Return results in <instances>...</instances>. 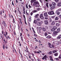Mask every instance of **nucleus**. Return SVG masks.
Segmentation results:
<instances>
[{"label": "nucleus", "mask_w": 61, "mask_h": 61, "mask_svg": "<svg viewBox=\"0 0 61 61\" xmlns=\"http://www.w3.org/2000/svg\"><path fill=\"white\" fill-rule=\"evenodd\" d=\"M57 33H58V32L57 31H55L53 32V34H52V36H56V35H57Z\"/></svg>", "instance_id": "nucleus-1"}, {"label": "nucleus", "mask_w": 61, "mask_h": 61, "mask_svg": "<svg viewBox=\"0 0 61 61\" xmlns=\"http://www.w3.org/2000/svg\"><path fill=\"white\" fill-rule=\"evenodd\" d=\"M47 13L48 15H54V14H55L53 11H49L47 12Z\"/></svg>", "instance_id": "nucleus-2"}, {"label": "nucleus", "mask_w": 61, "mask_h": 61, "mask_svg": "<svg viewBox=\"0 0 61 61\" xmlns=\"http://www.w3.org/2000/svg\"><path fill=\"white\" fill-rule=\"evenodd\" d=\"M42 24H43V21H41L40 22H38L37 23V25H38V26H40Z\"/></svg>", "instance_id": "nucleus-3"}, {"label": "nucleus", "mask_w": 61, "mask_h": 61, "mask_svg": "<svg viewBox=\"0 0 61 61\" xmlns=\"http://www.w3.org/2000/svg\"><path fill=\"white\" fill-rule=\"evenodd\" d=\"M48 44L49 46V47H50V48H52V47H53V48H54V46L51 45L50 43H48Z\"/></svg>", "instance_id": "nucleus-4"}, {"label": "nucleus", "mask_w": 61, "mask_h": 61, "mask_svg": "<svg viewBox=\"0 0 61 61\" xmlns=\"http://www.w3.org/2000/svg\"><path fill=\"white\" fill-rule=\"evenodd\" d=\"M40 18L41 19H44V17L43 16L42 14H41L40 15Z\"/></svg>", "instance_id": "nucleus-5"}, {"label": "nucleus", "mask_w": 61, "mask_h": 61, "mask_svg": "<svg viewBox=\"0 0 61 61\" xmlns=\"http://www.w3.org/2000/svg\"><path fill=\"white\" fill-rule=\"evenodd\" d=\"M55 13L57 14V15H59L60 14V12L58 11V10H57L55 12Z\"/></svg>", "instance_id": "nucleus-6"}, {"label": "nucleus", "mask_w": 61, "mask_h": 61, "mask_svg": "<svg viewBox=\"0 0 61 61\" xmlns=\"http://www.w3.org/2000/svg\"><path fill=\"white\" fill-rule=\"evenodd\" d=\"M46 57H47V56L46 55H45L42 58V60H44V59L46 60Z\"/></svg>", "instance_id": "nucleus-7"}, {"label": "nucleus", "mask_w": 61, "mask_h": 61, "mask_svg": "<svg viewBox=\"0 0 61 61\" xmlns=\"http://www.w3.org/2000/svg\"><path fill=\"white\" fill-rule=\"evenodd\" d=\"M44 15L46 17H48V16L46 12H45L44 14Z\"/></svg>", "instance_id": "nucleus-8"}, {"label": "nucleus", "mask_w": 61, "mask_h": 61, "mask_svg": "<svg viewBox=\"0 0 61 61\" xmlns=\"http://www.w3.org/2000/svg\"><path fill=\"white\" fill-rule=\"evenodd\" d=\"M44 23H45L46 25H48V21L47 20H45Z\"/></svg>", "instance_id": "nucleus-9"}, {"label": "nucleus", "mask_w": 61, "mask_h": 61, "mask_svg": "<svg viewBox=\"0 0 61 61\" xmlns=\"http://www.w3.org/2000/svg\"><path fill=\"white\" fill-rule=\"evenodd\" d=\"M56 8V6H52L50 8L51 10H52L53 9H54L55 8Z\"/></svg>", "instance_id": "nucleus-10"}, {"label": "nucleus", "mask_w": 61, "mask_h": 61, "mask_svg": "<svg viewBox=\"0 0 61 61\" xmlns=\"http://www.w3.org/2000/svg\"><path fill=\"white\" fill-rule=\"evenodd\" d=\"M55 22L54 21H53L51 23V25H55Z\"/></svg>", "instance_id": "nucleus-11"}, {"label": "nucleus", "mask_w": 61, "mask_h": 61, "mask_svg": "<svg viewBox=\"0 0 61 61\" xmlns=\"http://www.w3.org/2000/svg\"><path fill=\"white\" fill-rule=\"evenodd\" d=\"M57 5L58 6H61V2L58 3Z\"/></svg>", "instance_id": "nucleus-12"}, {"label": "nucleus", "mask_w": 61, "mask_h": 61, "mask_svg": "<svg viewBox=\"0 0 61 61\" xmlns=\"http://www.w3.org/2000/svg\"><path fill=\"white\" fill-rule=\"evenodd\" d=\"M46 5L47 8H49V7L48 6V3H46Z\"/></svg>", "instance_id": "nucleus-13"}, {"label": "nucleus", "mask_w": 61, "mask_h": 61, "mask_svg": "<svg viewBox=\"0 0 61 61\" xmlns=\"http://www.w3.org/2000/svg\"><path fill=\"white\" fill-rule=\"evenodd\" d=\"M34 3H35V4H36V5H39V3L38 1L34 2Z\"/></svg>", "instance_id": "nucleus-14"}, {"label": "nucleus", "mask_w": 61, "mask_h": 61, "mask_svg": "<svg viewBox=\"0 0 61 61\" xmlns=\"http://www.w3.org/2000/svg\"><path fill=\"white\" fill-rule=\"evenodd\" d=\"M59 36H58L57 37V39H60L61 38V35H59Z\"/></svg>", "instance_id": "nucleus-15"}, {"label": "nucleus", "mask_w": 61, "mask_h": 61, "mask_svg": "<svg viewBox=\"0 0 61 61\" xmlns=\"http://www.w3.org/2000/svg\"><path fill=\"white\" fill-rule=\"evenodd\" d=\"M52 4L53 5V6H56V3L55 2H53L52 3Z\"/></svg>", "instance_id": "nucleus-16"}, {"label": "nucleus", "mask_w": 61, "mask_h": 61, "mask_svg": "<svg viewBox=\"0 0 61 61\" xmlns=\"http://www.w3.org/2000/svg\"><path fill=\"white\" fill-rule=\"evenodd\" d=\"M42 29L43 31H46V29L45 28H42Z\"/></svg>", "instance_id": "nucleus-17"}, {"label": "nucleus", "mask_w": 61, "mask_h": 61, "mask_svg": "<svg viewBox=\"0 0 61 61\" xmlns=\"http://www.w3.org/2000/svg\"><path fill=\"white\" fill-rule=\"evenodd\" d=\"M50 60L51 61H53V59L52 58V57L51 56H49Z\"/></svg>", "instance_id": "nucleus-18"}, {"label": "nucleus", "mask_w": 61, "mask_h": 61, "mask_svg": "<svg viewBox=\"0 0 61 61\" xmlns=\"http://www.w3.org/2000/svg\"><path fill=\"white\" fill-rule=\"evenodd\" d=\"M37 21H36V20H34L33 22V23L34 24H36V23H37Z\"/></svg>", "instance_id": "nucleus-19"}, {"label": "nucleus", "mask_w": 61, "mask_h": 61, "mask_svg": "<svg viewBox=\"0 0 61 61\" xmlns=\"http://www.w3.org/2000/svg\"><path fill=\"white\" fill-rule=\"evenodd\" d=\"M46 38H51V37L50 36H48L46 37Z\"/></svg>", "instance_id": "nucleus-20"}, {"label": "nucleus", "mask_w": 61, "mask_h": 61, "mask_svg": "<svg viewBox=\"0 0 61 61\" xmlns=\"http://www.w3.org/2000/svg\"><path fill=\"white\" fill-rule=\"evenodd\" d=\"M3 23L4 24V25L5 26H6V24H5V22L4 21H3Z\"/></svg>", "instance_id": "nucleus-21"}, {"label": "nucleus", "mask_w": 61, "mask_h": 61, "mask_svg": "<svg viewBox=\"0 0 61 61\" xmlns=\"http://www.w3.org/2000/svg\"><path fill=\"white\" fill-rule=\"evenodd\" d=\"M38 15H39V14H37L35 16V17H36V18H37V17H38Z\"/></svg>", "instance_id": "nucleus-22"}, {"label": "nucleus", "mask_w": 61, "mask_h": 61, "mask_svg": "<svg viewBox=\"0 0 61 61\" xmlns=\"http://www.w3.org/2000/svg\"><path fill=\"white\" fill-rule=\"evenodd\" d=\"M54 55L55 56H58V53H55Z\"/></svg>", "instance_id": "nucleus-23"}, {"label": "nucleus", "mask_w": 61, "mask_h": 61, "mask_svg": "<svg viewBox=\"0 0 61 61\" xmlns=\"http://www.w3.org/2000/svg\"><path fill=\"white\" fill-rule=\"evenodd\" d=\"M34 53H36V54H37V53H38V54H39V53H40V52L39 51L36 52V51H35Z\"/></svg>", "instance_id": "nucleus-24"}, {"label": "nucleus", "mask_w": 61, "mask_h": 61, "mask_svg": "<svg viewBox=\"0 0 61 61\" xmlns=\"http://www.w3.org/2000/svg\"><path fill=\"white\" fill-rule=\"evenodd\" d=\"M56 52H57V51L56 50H55L54 51H52L53 53H56Z\"/></svg>", "instance_id": "nucleus-25"}, {"label": "nucleus", "mask_w": 61, "mask_h": 61, "mask_svg": "<svg viewBox=\"0 0 61 61\" xmlns=\"http://www.w3.org/2000/svg\"><path fill=\"white\" fill-rule=\"evenodd\" d=\"M55 20H58V18L57 17H56L55 19Z\"/></svg>", "instance_id": "nucleus-26"}, {"label": "nucleus", "mask_w": 61, "mask_h": 61, "mask_svg": "<svg viewBox=\"0 0 61 61\" xmlns=\"http://www.w3.org/2000/svg\"><path fill=\"white\" fill-rule=\"evenodd\" d=\"M60 25V24H59L58 23H57L56 24V25L57 26H59Z\"/></svg>", "instance_id": "nucleus-27"}, {"label": "nucleus", "mask_w": 61, "mask_h": 61, "mask_svg": "<svg viewBox=\"0 0 61 61\" xmlns=\"http://www.w3.org/2000/svg\"><path fill=\"white\" fill-rule=\"evenodd\" d=\"M53 28H54L55 30V29H57V27L55 26H54Z\"/></svg>", "instance_id": "nucleus-28"}, {"label": "nucleus", "mask_w": 61, "mask_h": 61, "mask_svg": "<svg viewBox=\"0 0 61 61\" xmlns=\"http://www.w3.org/2000/svg\"><path fill=\"white\" fill-rule=\"evenodd\" d=\"M55 30L54 29V28H53L52 29H51V31H54Z\"/></svg>", "instance_id": "nucleus-29"}, {"label": "nucleus", "mask_w": 61, "mask_h": 61, "mask_svg": "<svg viewBox=\"0 0 61 61\" xmlns=\"http://www.w3.org/2000/svg\"><path fill=\"white\" fill-rule=\"evenodd\" d=\"M20 38H21V41H22V42H23V36H21Z\"/></svg>", "instance_id": "nucleus-30"}, {"label": "nucleus", "mask_w": 61, "mask_h": 61, "mask_svg": "<svg viewBox=\"0 0 61 61\" xmlns=\"http://www.w3.org/2000/svg\"><path fill=\"white\" fill-rule=\"evenodd\" d=\"M56 15H54L53 16H51V17L52 18H54L56 17Z\"/></svg>", "instance_id": "nucleus-31"}, {"label": "nucleus", "mask_w": 61, "mask_h": 61, "mask_svg": "<svg viewBox=\"0 0 61 61\" xmlns=\"http://www.w3.org/2000/svg\"><path fill=\"white\" fill-rule=\"evenodd\" d=\"M60 28H58L57 29V31H58V32H60Z\"/></svg>", "instance_id": "nucleus-32"}, {"label": "nucleus", "mask_w": 61, "mask_h": 61, "mask_svg": "<svg viewBox=\"0 0 61 61\" xmlns=\"http://www.w3.org/2000/svg\"><path fill=\"white\" fill-rule=\"evenodd\" d=\"M37 11H39V10H41V9H40V8H38L37 9Z\"/></svg>", "instance_id": "nucleus-33"}, {"label": "nucleus", "mask_w": 61, "mask_h": 61, "mask_svg": "<svg viewBox=\"0 0 61 61\" xmlns=\"http://www.w3.org/2000/svg\"><path fill=\"white\" fill-rule=\"evenodd\" d=\"M42 29V27H40L39 29V30H41Z\"/></svg>", "instance_id": "nucleus-34"}, {"label": "nucleus", "mask_w": 61, "mask_h": 61, "mask_svg": "<svg viewBox=\"0 0 61 61\" xmlns=\"http://www.w3.org/2000/svg\"><path fill=\"white\" fill-rule=\"evenodd\" d=\"M47 35H48V34H47V33H45V36H47Z\"/></svg>", "instance_id": "nucleus-35"}, {"label": "nucleus", "mask_w": 61, "mask_h": 61, "mask_svg": "<svg viewBox=\"0 0 61 61\" xmlns=\"http://www.w3.org/2000/svg\"><path fill=\"white\" fill-rule=\"evenodd\" d=\"M33 6H36V4L34 3L33 4Z\"/></svg>", "instance_id": "nucleus-36"}, {"label": "nucleus", "mask_w": 61, "mask_h": 61, "mask_svg": "<svg viewBox=\"0 0 61 61\" xmlns=\"http://www.w3.org/2000/svg\"><path fill=\"white\" fill-rule=\"evenodd\" d=\"M36 20L38 21H40V19L39 18H38L36 19Z\"/></svg>", "instance_id": "nucleus-37"}, {"label": "nucleus", "mask_w": 61, "mask_h": 61, "mask_svg": "<svg viewBox=\"0 0 61 61\" xmlns=\"http://www.w3.org/2000/svg\"><path fill=\"white\" fill-rule=\"evenodd\" d=\"M23 7V11H25V7L24 6H22Z\"/></svg>", "instance_id": "nucleus-38"}, {"label": "nucleus", "mask_w": 61, "mask_h": 61, "mask_svg": "<svg viewBox=\"0 0 61 61\" xmlns=\"http://www.w3.org/2000/svg\"><path fill=\"white\" fill-rule=\"evenodd\" d=\"M61 54L59 56L58 58L60 59H61Z\"/></svg>", "instance_id": "nucleus-39"}, {"label": "nucleus", "mask_w": 61, "mask_h": 61, "mask_svg": "<svg viewBox=\"0 0 61 61\" xmlns=\"http://www.w3.org/2000/svg\"><path fill=\"white\" fill-rule=\"evenodd\" d=\"M12 5H14V0H13L12 1Z\"/></svg>", "instance_id": "nucleus-40"}, {"label": "nucleus", "mask_w": 61, "mask_h": 61, "mask_svg": "<svg viewBox=\"0 0 61 61\" xmlns=\"http://www.w3.org/2000/svg\"><path fill=\"white\" fill-rule=\"evenodd\" d=\"M49 54H50V55H52V51H51L49 52Z\"/></svg>", "instance_id": "nucleus-41"}, {"label": "nucleus", "mask_w": 61, "mask_h": 61, "mask_svg": "<svg viewBox=\"0 0 61 61\" xmlns=\"http://www.w3.org/2000/svg\"><path fill=\"white\" fill-rule=\"evenodd\" d=\"M29 21L30 22H31V19L30 18H29Z\"/></svg>", "instance_id": "nucleus-42"}, {"label": "nucleus", "mask_w": 61, "mask_h": 61, "mask_svg": "<svg viewBox=\"0 0 61 61\" xmlns=\"http://www.w3.org/2000/svg\"><path fill=\"white\" fill-rule=\"evenodd\" d=\"M49 21L50 22V23H51V22H52V20L51 19H50Z\"/></svg>", "instance_id": "nucleus-43"}, {"label": "nucleus", "mask_w": 61, "mask_h": 61, "mask_svg": "<svg viewBox=\"0 0 61 61\" xmlns=\"http://www.w3.org/2000/svg\"><path fill=\"white\" fill-rule=\"evenodd\" d=\"M30 2H31V3H33V2H34V1H33V0H31Z\"/></svg>", "instance_id": "nucleus-44"}, {"label": "nucleus", "mask_w": 61, "mask_h": 61, "mask_svg": "<svg viewBox=\"0 0 61 61\" xmlns=\"http://www.w3.org/2000/svg\"><path fill=\"white\" fill-rule=\"evenodd\" d=\"M54 1L55 2H58V1H59V0H54Z\"/></svg>", "instance_id": "nucleus-45"}, {"label": "nucleus", "mask_w": 61, "mask_h": 61, "mask_svg": "<svg viewBox=\"0 0 61 61\" xmlns=\"http://www.w3.org/2000/svg\"><path fill=\"white\" fill-rule=\"evenodd\" d=\"M37 10H35L33 11V12L34 13H36V12H37Z\"/></svg>", "instance_id": "nucleus-46"}, {"label": "nucleus", "mask_w": 61, "mask_h": 61, "mask_svg": "<svg viewBox=\"0 0 61 61\" xmlns=\"http://www.w3.org/2000/svg\"><path fill=\"white\" fill-rule=\"evenodd\" d=\"M26 50H28V48H27V46H26Z\"/></svg>", "instance_id": "nucleus-47"}, {"label": "nucleus", "mask_w": 61, "mask_h": 61, "mask_svg": "<svg viewBox=\"0 0 61 61\" xmlns=\"http://www.w3.org/2000/svg\"><path fill=\"white\" fill-rule=\"evenodd\" d=\"M13 22L14 23H15V19H14V18L13 19Z\"/></svg>", "instance_id": "nucleus-48"}, {"label": "nucleus", "mask_w": 61, "mask_h": 61, "mask_svg": "<svg viewBox=\"0 0 61 61\" xmlns=\"http://www.w3.org/2000/svg\"><path fill=\"white\" fill-rule=\"evenodd\" d=\"M29 8H31V6H30V5H29Z\"/></svg>", "instance_id": "nucleus-49"}, {"label": "nucleus", "mask_w": 61, "mask_h": 61, "mask_svg": "<svg viewBox=\"0 0 61 61\" xmlns=\"http://www.w3.org/2000/svg\"><path fill=\"white\" fill-rule=\"evenodd\" d=\"M44 8H45V10H46V7H44Z\"/></svg>", "instance_id": "nucleus-50"}, {"label": "nucleus", "mask_w": 61, "mask_h": 61, "mask_svg": "<svg viewBox=\"0 0 61 61\" xmlns=\"http://www.w3.org/2000/svg\"><path fill=\"white\" fill-rule=\"evenodd\" d=\"M49 5L50 7H51V6H52L53 5H52V4H49Z\"/></svg>", "instance_id": "nucleus-51"}, {"label": "nucleus", "mask_w": 61, "mask_h": 61, "mask_svg": "<svg viewBox=\"0 0 61 61\" xmlns=\"http://www.w3.org/2000/svg\"><path fill=\"white\" fill-rule=\"evenodd\" d=\"M5 33V32H4V31H2V34H4Z\"/></svg>", "instance_id": "nucleus-52"}, {"label": "nucleus", "mask_w": 61, "mask_h": 61, "mask_svg": "<svg viewBox=\"0 0 61 61\" xmlns=\"http://www.w3.org/2000/svg\"><path fill=\"white\" fill-rule=\"evenodd\" d=\"M26 8H28V6H27V4L26 5Z\"/></svg>", "instance_id": "nucleus-53"}, {"label": "nucleus", "mask_w": 61, "mask_h": 61, "mask_svg": "<svg viewBox=\"0 0 61 61\" xmlns=\"http://www.w3.org/2000/svg\"><path fill=\"white\" fill-rule=\"evenodd\" d=\"M3 48L4 49H5V45H3Z\"/></svg>", "instance_id": "nucleus-54"}, {"label": "nucleus", "mask_w": 61, "mask_h": 61, "mask_svg": "<svg viewBox=\"0 0 61 61\" xmlns=\"http://www.w3.org/2000/svg\"><path fill=\"white\" fill-rule=\"evenodd\" d=\"M25 23L26 25H27V23H26V21H25Z\"/></svg>", "instance_id": "nucleus-55"}, {"label": "nucleus", "mask_w": 61, "mask_h": 61, "mask_svg": "<svg viewBox=\"0 0 61 61\" xmlns=\"http://www.w3.org/2000/svg\"><path fill=\"white\" fill-rule=\"evenodd\" d=\"M23 16L24 17V18H25V15H23Z\"/></svg>", "instance_id": "nucleus-56"}, {"label": "nucleus", "mask_w": 61, "mask_h": 61, "mask_svg": "<svg viewBox=\"0 0 61 61\" xmlns=\"http://www.w3.org/2000/svg\"><path fill=\"white\" fill-rule=\"evenodd\" d=\"M56 60H59V59H58V58H56Z\"/></svg>", "instance_id": "nucleus-57"}, {"label": "nucleus", "mask_w": 61, "mask_h": 61, "mask_svg": "<svg viewBox=\"0 0 61 61\" xmlns=\"http://www.w3.org/2000/svg\"><path fill=\"white\" fill-rule=\"evenodd\" d=\"M0 12H1L0 13V14L1 15H2V11L1 10L0 11Z\"/></svg>", "instance_id": "nucleus-58"}, {"label": "nucleus", "mask_w": 61, "mask_h": 61, "mask_svg": "<svg viewBox=\"0 0 61 61\" xmlns=\"http://www.w3.org/2000/svg\"><path fill=\"white\" fill-rule=\"evenodd\" d=\"M44 18L45 19H48V18L47 17H45Z\"/></svg>", "instance_id": "nucleus-59"}, {"label": "nucleus", "mask_w": 61, "mask_h": 61, "mask_svg": "<svg viewBox=\"0 0 61 61\" xmlns=\"http://www.w3.org/2000/svg\"><path fill=\"white\" fill-rule=\"evenodd\" d=\"M2 12L3 13V14H4V12H5V11L4 10H2Z\"/></svg>", "instance_id": "nucleus-60"}, {"label": "nucleus", "mask_w": 61, "mask_h": 61, "mask_svg": "<svg viewBox=\"0 0 61 61\" xmlns=\"http://www.w3.org/2000/svg\"><path fill=\"white\" fill-rule=\"evenodd\" d=\"M58 11H61V9H58Z\"/></svg>", "instance_id": "nucleus-61"}, {"label": "nucleus", "mask_w": 61, "mask_h": 61, "mask_svg": "<svg viewBox=\"0 0 61 61\" xmlns=\"http://www.w3.org/2000/svg\"><path fill=\"white\" fill-rule=\"evenodd\" d=\"M19 52L20 54H21V53L20 52V50H19Z\"/></svg>", "instance_id": "nucleus-62"}, {"label": "nucleus", "mask_w": 61, "mask_h": 61, "mask_svg": "<svg viewBox=\"0 0 61 61\" xmlns=\"http://www.w3.org/2000/svg\"><path fill=\"white\" fill-rule=\"evenodd\" d=\"M5 33H6V35H7V34H8L7 32H6V31H5Z\"/></svg>", "instance_id": "nucleus-63"}, {"label": "nucleus", "mask_w": 61, "mask_h": 61, "mask_svg": "<svg viewBox=\"0 0 61 61\" xmlns=\"http://www.w3.org/2000/svg\"><path fill=\"white\" fill-rule=\"evenodd\" d=\"M42 55L43 56H44V55H45V53H43L42 54Z\"/></svg>", "instance_id": "nucleus-64"}]
</instances>
